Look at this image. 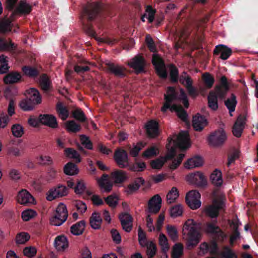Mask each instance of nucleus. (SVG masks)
<instances>
[{"label":"nucleus","instance_id":"nucleus-37","mask_svg":"<svg viewBox=\"0 0 258 258\" xmlns=\"http://www.w3.org/2000/svg\"><path fill=\"white\" fill-rule=\"evenodd\" d=\"M63 172L67 175H74L78 174L79 169L76 164L72 162H69L64 165Z\"/></svg>","mask_w":258,"mask_h":258},{"label":"nucleus","instance_id":"nucleus-26","mask_svg":"<svg viewBox=\"0 0 258 258\" xmlns=\"http://www.w3.org/2000/svg\"><path fill=\"white\" fill-rule=\"evenodd\" d=\"M207 231L211 233L214 239L222 241L226 238V234L220 227H207Z\"/></svg>","mask_w":258,"mask_h":258},{"label":"nucleus","instance_id":"nucleus-41","mask_svg":"<svg viewBox=\"0 0 258 258\" xmlns=\"http://www.w3.org/2000/svg\"><path fill=\"white\" fill-rule=\"evenodd\" d=\"M119 219L121 224V226H133V217L128 213L124 212L121 213L119 216Z\"/></svg>","mask_w":258,"mask_h":258},{"label":"nucleus","instance_id":"nucleus-25","mask_svg":"<svg viewBox=\"0 0 258 258\" xmlns=\"http://www.w3.org/2000/svg\"><path fill=\"white\" fill-rule=\"evenodd\" d=\"M54 244L58 251H64L69 245L67 237L63 235L57 236L55 238Z\"/></svg>","mask_w":258,"mask_h":258},{"label":"nucleus","instance_id":"nucleus-50","mask_svg":"<svg viewBox=\"0 0 258 258\" xmlns=\"http://www.w3.org/2000/svg\"><path fill=\"white\" fill-rule=\"evenodd\" d=\"M102 221L99 213L94 212L90 218V226H100Z\"/></svg>","mask_w":258,"mask_h":258},{"label":"nucleus","instance_id":"nucleus-49","mask_svg":"<svg viewBox=\"0 0 258 258\" xmlns=\"http://www.w3.org/2000/svg\"><path fill=\"white\" fill-rule=\"evenodd\" d=\"M30 238V236L28 233L22 232L16 235V242L17 244H23L28 241Z\"/></svg>","mask_w":258,"mask_h":258},{"label":"nucleus","instance_id":"nucleus-20","mask_svg":"<svg viewBox=\"0 0 258 258\" xmlns=\"http://www.w3.org/2000/svg\"><path fill=\"white\" fill-rule=\"evenodd\" d=\"M17 201L22 205L32 204L34 201V198L26 189H22L18 192Z\"/></svg>","mask_w":258,"mask_h":258},{"label":"nucleus","instance_id":"nucleus-48","mask_svg":"<svg viewBox=\"0 0 258 258\" xmlns=\"http://www.w3.org/2000/svg\"><path fill=\"white\" fill-rule=\"evenodd\" d=\"M20 108L25 111L32 110L35 105L32 103L28 98L22 100L19 104Z\"/></svg>","mask_w":258,"mask_h":258},{"label":"nucleus","instance_id":"nucleus-16","mask_svg":"<svg viewBox=\"0 0 258 258\" xmlns=\"http://www.w3.org/2000/svg\"><path fill=\"white\" fill-rule=\"evenodd\" d=\"M145 128L149 137L154 138L159 136V125L156 120H150L148 121L145 125Z\"/></svg>","mask_w":258,"mask_h":258},{"label":"nucleus","instance_id":"nucleus-11","mask_svg":"<svg viewBox=\"0 0 258 258\" xmlns=\"http://www.w3.org/2000/svg\"><path fill=\"white\" fill-rule=\"evenodd\" d=\"M178 93L173 87H168L167 94L164 95L165 102L162 107L161 111L166 112L168 109H171L172 107L171 103L175 100H177Z\"/></svg>","mask_w":258,"mask_h":258},{"label":"nucleus","instance_id":"nucleus-60","mask_svg":"<svg viewBox=\"0 0 258 258\" xmlns=\"http://www.w3.org/2000/svg\"><path fill=\"white\" fill-rule=\"evenodd\" d=\"M38 161L40 165L43 166L51 165L53 163L51 158L46 155H41L39 158H38Z\"/></svg>","mask_w":258,"mask_h":258},{"label":"nucleus","instance_id":"nucleus-9","mask_svg":"<svg viewBox=\"0 0 258 258\" xmlns=\"http://www.w3.org/2000/svg\"><path fill=\"white\" fill-rule=\"evenodd\" d=\"M200 198L201 194L200 192L197 190H192L186 194L185 202L190 209L196 210L201 206Z\"/></svg>","mask_w":258,"mask_h":258},{"label":"nucleus","instance_id":"nucleus-15","mask_svg":"<svg viewBox=\"0 0 258 258\" xmlns=\"http://www.w3.org/2000/svg\"><path fill=\"white\" fill-rule=\"evenodd\" d=\"M105 66L107 71L115 77L122 78L126 76V69L124 67L110 62H106Z\"/></svg>","mask_w":258,"mask_h":258},{"label":"nucleus","instance_id":"nucleus-45","mask_svg":"<svg viewBox=\"0 0 258 258\" xmlns=\"http://www.w3.org/2000/svg\"><path fill=\"white\" fill-rule=\"evenodd\" d=\"M64 153L67 157L76 160L77 163L81 162L80 154L74 149L71 148H66L64 150Z\"/></svg>","mask_w":258,"mask_h":258},{"label":"nucleus","instance_id":"nucleus-61","mask_svg":"<svg viewBox=\"0 0 258 258\" xmlns=\"http://www.w3.org/2000/svg\"><path fill=\"white\" fill-rule=\"evenodd\" d=\"M138 240L140 244L142 246H144L149 242L146 238V233L142 229L141 227H139L138 229Z\"/></svg>","mask_w":258,"mask_h":258},{"label":"nucleus","instance_id":"nucleus-10","mask_svg":"<svg viewBox=\"0 0 258 258\" xmlns=\"http://www.w3.org/2000/svg\"><path fill=\"white\" fill-rule=\"evenodd\" d=\"M68 194V188L62 184H58L50 188L47 192L46 199L52 201L56 198H59L67 196Z\"/></svg>","mask_w":258,"mask_h":258},{"label":"nucleus","instance_id":"nucleus-5","mask_svg":"<svg viewBox=\"0 0 258 258\" xmlns=\"http://www.w3.org/2000/svg\"><path fill=\"white\" fill-rule=\"evenodd\" d=\"M68 212L67 207L62 203L58 205L56 208V213L50 220L51 226H60L67 219Z\"/></svg>","mask_w":258,"mask_h":258},{"label":"nucleus","instance_id":"nucleus-31","mask_svg":"<svg viewBox=\"0 0 258 258\" xmlns=\"http://www.w3.org/2000/svg\"><path fill=\"white\" fill-rule=\"evenodd\" d=\"M210 179L211 183L216 186H221L223 183L221 172L215 169L210 175Z\"/></svg>","mask_w":258,"mask_h":258},{"label":"nucleus","instance_id":"nucleus-38","mask_svg":"<svg viewBox=\"0 0 258 258\" xmlns=\"http://www.w3.org/2000/svg\"><path fill=\"white\" fill-rule=\"evenodd\" d=\"M24 74L30 78H36L39 75V71L35 68L30 66H24L22 68Z\"/></svg>","mask_w":258,"mask_h":258},{"label":"nucleus","instance_id":"nucleus-29","mask_svg":"<svg viewBox=\"0 0 258 258\" xmlns=\"http://www.w3.org/2000/svg\"><path fill=\"white\" fill-rule=\"evenodd\" d=\"M170 110L172 112H176L177 116L183 121L186 122L187 121V113L181 105L173 104L172 108Z\"/></svg>","mask_w":258,"mask_h":258},{"label":"nucleus","instance_id":"nucleus-4","mask_svg":"<svg viewBox=\"0 0 258 258\" xmlns=\"http://www.w3.org/2000/svg\"><path fill=\"white\" fill-rule=\"evenodd\" d=\"M188 136L187 132L181 131L178 136L174 134L172 137H168V143L166 145L167 148L170 149V153L167 156L168 159H172L175 156V147L185 150L190 146Z\"/></svg>","mask_w":258,"mask_h":258},{"label":"nucleus","instance_id":"nucleus-55","mask_svg":"<svg viewBox=\"0 0 258 258\" xmlns=\"http://www.w3.org/2000/svg\"><path fill=\"white\" fill-rule=\"evenodd\" d=\"M7 57L4 55H0V74L6 73L9 70Z\"/></svg>","mask_w":258,"mask_h":258},{"label":"nucleus","instance_id":"nucleus-56","mask_svg":"<svg viewBox=\"0 0 258 258\" xmlns=\"http://www.w3.org/2000/svg\"><path fill=\"white\" fill-rule=\"evenodd\" d=\"M106 203L111 208H115L118 204V197L115 195H111L104 199Z\"/></svg>","mask_w":258,"mask_h":258},{"label":"nucleus","instance_id":"nucleus-13","mask_svg":"<svg viewBox=\"0 0 258 258\" xmlns=\"http://www.w3.org/2000/svg\"><path fill=\"white\" fill-rule=\"evenodd\" d=\"M113 158L119 167L124 168L128 166V154L125 150L120 148L116 149L114 152Z\"/></svg>","mask_w":258,"mask_h":258},{"label":"nucleus","instance_id":"nucleus-64","mask_svg":"<svg viewBox=\"0 0 258 258\" xmlns=\"http://www.w3.org/2000/svg\"><path fill=\"white\" fill-rule=\"evenodd\" d=\"M221 256L222 258H237L236 254L229 248L222 252Z\"/></svg>","mask_w":258,"mask_h":258},{"label":"nucleus","instance_id":"nucleus-40","mask_svg":"<svg viewBox=\"0 0 258 258\" xmlns=\"http://www.w3.org/2000/svg\"><path fill=\"white\" fill-rule=\"evenodd\" d=\"M183 254V246L180 243H176L173 247L171 256L172 258H180Z\"/></svg>","mask_w":258,"mask_h":258},{"label":"nucleus","instance_id":"nucleus-53","mask_svg":"<svg viewBox=\"0 0 258 258\" xmlns=\"http://www.w3.org/2000/svg\"><path fill=\"white\" fill-rule=\"evenodd\" d=\"M72 116L76 120L84 122L86 120L84 113L80 108H77L72 111Z\"/></svg>","mask_w":258,"mask_h":258},{"label":"nucleus","instance_id":"nucleus-35","mask_svg":"<svg viewBox=\"0 0 258 258\" xmlns=\"http://www.w3.org/2000/svg\"><path fill=\"white\" fill-rule=\"evenodd\" d=\"M56 110L59 117L65 120L69 117V111L66 107L64 106L61 102H58L56 106Z\"/></svg>","mask_w":258,"mask_h":258},{"label":"nucleus","instance_id":"nucleus-14","mask_svg":"<svg viewBox=\"0 0 258 258\" xmlns=\"http://www.w3.org/2000/svg\"><path fill=\"white\" fill-rule=\"evenodd\" d=\"M162 199L157 194L152 197L148 203L147 212L151 214H157L161 208Z\"/></svg>","mask_w":258,"mask_h":258},{"label":"nucleus","instance_id":"nucleus-21","mask_svg":"<svg viewBox=\"0 0 258 258\" xmlns=\"http://www.w3.org/2000/svg\"><path fill=\"white\" fill-rule=\"evenodd\" d=\"M207 124V120L205 117L199 113L193 116L192 125L197 131H201Z\"/></svg>","mask_w":258,"mask_h":258},{"label":"nucleus","instance_id":"nucleus-36","mask_svg":"<svg viewBox=\"0 0 258 258\" xmlns=\"http://www.w3.org/2000/svg\"><path fill=\"white\" fill-rule=\"evenodd\" d=\"M170 80L173 83H177L179 79V70L174 64L169 65Z\"/></svg>","mask_w":258,"mask_h":258},{"label":"nucleus","instance_id":"nucleus-51","mask_svg":"<svg viewBox=\"0 0 258 258\" xmlns=\"http://www.w3.org/2000/svg\"><path fill=\"white\" fill-rule=\"evenodd\" d=\"M11 130L13 136L16 138L21 137L24 134V128L20 124L13 125Z\"/></svg>","mask_w":258,"mask_h":258},{"label":"nucleus","instance_id":"nucleus-54","mask_svg":"<svg viewBox=\"0 0 258 258\" xmlns=\"http://www.w3.org/2000/svg\"><path fill=\"white\" fill-rule=\"evenodd\" d=\"M66 127L69 132L77 133L81 130L80 124L77 123L74 120H70L66 123Z\"/></svg>","mask_w":258,"mask_h":258},{"label":"nucleus","instance_id":"nucleus-34","mask_svg":"<svg viewBox=\"0 0 258 258\" xmlns=\"http://www.w3.org/2000/svg\"><path fill=\"white\" fill-rule=\"evenodd\" d=\"M32 11V6L24 1H21L15 12L18 14L27 15Z\"/></svg>","mask_w":258,"mask_h":258},{"label":"nucleus","instance_id":"nucleus-32","mask_svg":"<svg viewBox=\"0 0 258 258\" xmlns=\"http://www.w3.org/2000/svg\"><path fill=\"white\" fill-rule=\"evenodd\" d=\"M237 103L236 97L233 93L224 101V104L228 109L230 116L232 115L231 113L235 111Z\"/></svg>","mask_w":258,"mask_h":258},{"label":"nucleus","instance_id":"nucleus-57","mask_svg":"<svg viewBox=\"0 0 258 258\" xmlns=\"http://www.w3.org/2000/svg\"><path fill=\"white\" fill-rule=\"evenodd\" d=\"M145 144L141 142L138 143L134 147L130 150V155L136 157L138 156L139 152L145 147Z\"/></svg>","mask_w":258,"mask_h":258},{"label":"nucleus","instance_id":"nucleus-33","mask_svg":"<svg viewBox=\"0 0 258 258\" xmlns=\"http://www.w3.org/2000/svg\"><path fill=\"white\" fill-rule=\"evenodd\" d=\"M111 175L116 183H122L127 178L125 172L120 170L112 172Z\"/></svg>","mask_w":258,"mask_h":258},{"label":"nucleus","instance_id":"nucleus-59","mask_svg":"<svg viewBox=\"0 0 258 258\" xmlns=\"http://www.w3.org/2000/svg\"><path fill=\"white\" fill-rule=\"evenodd\" d=\"M159 243L162 246V250L163 252L165 253L169 250V246L167 242V237L163 234H160Z\"/></svg>","mask_w":258,"mask_h":258},{"label":"nucleus","instance_id":"nucleus-47","mask_svg":"<svg viewBox=\"0 0 258 258\" xmlns=\"http://www.w3.org/2000/svg\"><path fill=\"white\" fill-rule=\"evenodd\" d=\"M159 154V151L156 146H152L148 148L143 153V156L147 158L155 157Z\"/></svg>","mask_w":258,"mask_h":258},{"label":"nucleus","instance_id":"nucleus-43","mask_svg":"<svg viewBox=\"0 0 258 258\" xmlns=\"http://www.w3.org/2000/svg\"><path fill=\"white\" fill-rule=\"evenodd\" d=\"M144 247L147 248L146 253L149 258H153L156 254L157 247L153 242H149Z\"/></svg>","mask_w":258,"mask_h":258},{"label":"nucleus","instance_id":"nucleus-7","mask_svg":"<svg viewBox=\"0 0 258 258\" xmlns=\"http://www.w3.org/2000/svg\"><path fill=\"white\" fill-rule=\"evenodd\" d=\"M226 138L225 132L221 128L212 133L208 138V141L210 146L219 147L224 144Z\"/></svg>","mask_w":258,"mask_h":258},{"label":"nucleus","instance_id":"nucleus-1","mask_svg":"<svg viewBox=\"0 0 258 258\" xmlns=\"http://www.w3.org/2000/svg\"><path fill=\"white\" fill-rule=\"evenodd\" d=\"M100 10V5L97 2L89 3L83 8L81 17L82 23L86 32L90 36L95 35L91 22L98 15Z\"/></svg>","mask_w":258,"mask_h":258},{"label":"nucleus","instance_id":"nucleus-62","mask_svg":"<svg viewBox=\"0 0 258 258\" xmlns=\"http://www.w3.org/2000/svg\"><path fill=\"white\" fill-rule=\"evenodd\" d=\"M80 140L82 144L88 150L93 149V144L89 137L86 135H82L80 136Z\"/></svg>","mask_w":258,"mask_h":258},{"label":"nucleus","instance_id":"nucleus-23","mask_svg":"<svg viewBox=\"0 0 258 258\" xmlns=\"http://www.w3.org/2000/svg\"><path fill=\"white\" fill-rule=\"evenodd\" d=\"M21 74L16 71L11 72L4 78V82L6 84H12L20 82L21 81Z\"/></svg>","mask_w":258,"mask_h":258},{"label":"nucleus","instance_id":"nucleus-24","mask_svg":"<svg viewBox=\"0 0 258 258\" xmlns=\"http://www.w3.org/2000/svg\"><path fill=\"white\" fill-rule=\"evenodd\" d=\"M28 95L27 97L33 104L35 106L41 103L42 101L41 96L39 91L34 88H30L28 90Z\"/></svg>","mask_w":258,"mask_h":258},{"label":"nucleus","instance_id":"nucleus-52","mask_svg":"<svg viewBox=\"0 0 258 258\" xmlns=\"http://www.w3.org/2000/svg\"><path fill=\"white\" fill-rule=\"evenodd\" d=\"M183 213V208L181 205H177L172 207L170 209V215L172 218L181 216Z\"/></svg>","mask_w":258,"mask_h":258},{"label":"nucleus","instance_id":"nucleus-19","mask_svg":"<svg viewBox=\"0 0 258 258\" xmlns=\"http://www.w3.org/2000/svg\"><path fill=\"white\" fill-rule=\"evenodd\" d=\"M232 50L223 44L217 45L213 51L214 55L220 54V58L222 60L227 59L232 54Z\"/></svg>","mask_w":258,"mask_h":258},{"label":"nucleus","instance_id":"nucleus-58","mask_svg":"<svg viewBox=\"0 0 258 258\" xmlns=\"http://www.w3.org/2000/svg\"><path fill=\"white\" fill-rule=\"evenodd\" d=\"M14 48V44L10 41L7 42L5 38L0 37V51L7 50Z\"/></svg>","mask_w":258,"mask_h":258},{"label":"nucleus","instance_id":"nucleus-22","mask_svg":"<svg viewBox=\"0 0 258 258\" xmlns=\"http://www.w3.org/2000/svg\"><path fill=\"white\" fill-rule=\"evenodd\" d=\"M97 182L100 188L104 189L105 192H109L112 190L113 183L109 180L108 175L103 174L100 178L98 179Z\"/></svg>","mask_w":258,"mask_h":258},{"label":"nucleus","instance_id":"nucleus-27","mask_svg":"<svg viewBox=\"0 0 258 258\" xmlns=\"http://www.w3.org/2000/svg\"><path fill=\"white\" fill-rule=\"evenodd\" d=\"M145 183V180L142 177L136 178L134 181L128 185L126 192L128 194H131L139 189L142 185Z\"/></svg>","mask_w":258,"mask_h":258},{"label":"nucleus","instance_id":"nucleus-17","mask_svg":"<svg viewBox=\"0 0 258 258\" xmlns=\"http://www.w3.org/2000/svg\"><path fill=\"white\" fill-rule=\"evenodd\" d=\"M246 116L239 115L232 127V133L234 136L239 138L241 136L245 124Z\"/></svg>","mask_w":258,"mask_h":258},{"label":"nucleus","instance_id":"nucleus-8","mask_svg":"<svg viewBox=\"0 0 258 258\" xmlns=\"http://www.w3.org/2000/svg\"><path fill=\"white\" fill-rule=\"evenodd\" d=\"M127 64L134 70L135 73L137 75L146 72V61L145 58L140 54L135 56L128 62Z\"/></svg>","mask_w":258,"mask_h":258},{"label":"nucleus","instance_id":"nucleus-3","mask_svg":"<svg viewBox=\"0 0 258 258\" xmlns=\"http://www.w3.org/2000/svg\"><path fill=\"white\" fill-rule=\"evenodd\" d=\"M224 206V200L222 198L214 199L211 205L206 206L203 210L206 218V226H216L218 223L220 211Z\"/></svg>","mask_w":258,"mask_h":258},{"label":"nucleus","instance_id":"nucleus-6","mask_svg":"<svg viewBox=\"0 0 258 258\" xmlns=\"http://www.w3.org/2000/svg\"><path fill=\"white\" fill-rule=\"evenodd\" d=\"M197 227H183L184 234L187 232V245L189 248L196 246L200 242L201 234Z\"/></svg>","mask_w":258,"mask_h":258},{"label":"nucleus","instance_id":"nucleus-63","mask_svg":"<svg viewBox=\"0 0 258 258\" xmlns=\"http://www.w3.org/2000/svg\"><path fill=\"white\" fill-rule=\"evenodd\" d=\"M36 215V212L31 209L23 211L22 213V218L24 221H29Z\"/></svg>","mask_w":258,"mask_h":258},{"label":"nucleus","instance_id":"nucleus-44","mask_svg":"<svg viewBox=\"0 0 258 258\" xmlns=\"http://www.w3.org/2000/svg\"><path fill=\"white\" fill-rule=\"evenodd\" d=\"M179 197V192L177 188L173 187L168 192L166 198L168 203L171 204L174 203Z\"/></svg>","mask_w":258,"mask_h":258},{"label":"nucleus","instance_id":"nucleus-46","mask_svg":"<svg viewBox=\"0 0 258 258\" xmlns=\"http://www.w3.org/2000/svg\"><path fill=\"white\" fill-rule=\"evenodd\" d=\"M205 85L208 89L211 88L215 82L214 78L209 73H206L202 76Z\"/></svg>","mask_w":258,"mask_h":258},{"label":"nucleus","instance_id":"nucleus-12","mask_svg":"<svg viewBox=\"0 0 258 258\" xmlns=\"http://www.w3.org/2000/svg\"><path fill=\"white\" fill-rule=\"evenodd\" d=\"M187 180L200 188H205L207 185V180L204 174L199 171L189 174L186 176Z\"/></svg>","mask_w":258,"mask_h":258},{"label":"nucleus","instance_id":"nucleus-28","mask_svg":"<svg viewBox=\"0 0 258 258\" xmlns=\"http://www.w3.org/2000/svg\"><path fill=\"white\" fill-rule=\"evenodd\" d=\"M203 164V160L201 157L196 156L189 159L185 163V167L188 169H191L195 167L201 166Z\"/></svg>","mask_w":258,"mask_h":258},{"label":"nucleus","instance_id":"nucleus-30","mask_svg":"<svg viewBox=\"0 0 258 258\" xmlns=\"http://www.w3.org/2000/svg\"><path fill=\"white\" fill-rule=\"evenodd\" d=\"M39 85L44 91L47 92L51 88V81L46 74H42L39 78Z\"/></svg>","mask_w":258,"mask_h":258},{"label":"nucleus","instance_id":"nucleus-18","mask_svg":"<svg viewBox=\"0 0 258 258\" xmlns=\"http://www.w3.org/2000/svg\"><path fill=\"white\" fill-rule=\"evenodd\" d=\"M39 120L41 123L50 127L56 128L58 126L56 118L52 114H40L39 116Z\"/></svg>","mask_w":258,"mask_h":258},{"label":"nucleus","instance_id":"nucleus-39","mask_svg":"<svg viewBox=\"0 0 258 258\" xmlns=\"http://www.w3.org/2000/svg\"><path fill=\"white\" fill-rule=\"evenodd\" d=\"M12 24L9 19H4L0 21V33H5L11 31Z\"/></svg>","mask_w":258,"mask_h":258},{"label":"nucleus","instance_id":"nucleus-42","mask_svg":"<svg viewBox=\"0 0 258 258\" xmlns=\"http://www.w3.org/2000/svg\"><path fill=\"white\" fill-rule=\"evenodd\" d=\"M152 63L155 69L165 66L164 59L158 54H153Z\"/></svg>","mask_w":258,"mask_h":258},{"label":"nucleus","instance_id":"nucleus-2","mask_svg":"<svg viewBox=\"0 0 258 258\" xmlns=\"http://www.w3.org/2000/svg\"><path fill=\"white\" fill-rule=\"evenodd\" d=\"M229 88L227 78L225 76H222L220 84L215 87V92L211 91L209 92L207 97L208 107L213 111L217 110L218 108V98L224 99Z\"/></svg>","mask_w":258,"mask_h":258}]
</instances>
